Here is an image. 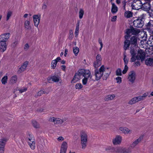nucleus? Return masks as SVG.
<instances>
[{"label": "nucleus", "mask_w": 153, "mask_h": 153, "mask_svg": "<svg viewBox=\"0 0 153 153\" xmlns=\"http://www.w3.org/2000/svg\"><path fill=\"white\" fill-rule=\"evenodd\" d=\"M139 31L136 30L134 28L127 29L126 30L127 35L125 36V38L128 39L131 34H136L139 33Z\"/></svg>", "instance_id": "obj_9"}, {"label": "nucleus", "mask_w": 153, "mask_h": 153, "mask_svg": "<svg viewBox=\"0 0 153 153\" xmlns=\"http://www.w3.org/2000/svg\"><path fill=\"white\" fill-rule=\"evenodd\" d=\"M90 71L89 70L83 69L79 70L75 74L74 78L71 81V83H75L84 77L82 82L83 85H85L86 84L88 79L90 76Z\"/></svg>", "instance_id": "obj_2"}, {"label": "nucleus", "mask_w": 153, "mask_h": 153, "mask_svg": "<svg viewBox=\"0 0 153 153\" xmlns=\"http://www.w3.org/2000/svg\"><path fill=\"white\" fill-rule=\"evenodd\" d=\"M82 88V85L81 84L78 83L76 84L75 85V88L76 89H80Z\"/></svg>", "instance_id": "obj_44"}, {"label": "nucleus", "mask_w": 153, "mask_h": 153, "mask_svg": "<svg viewBox=\"0 0 153 153\" xmlns=\"http://www.w3.org/2000/svg\"><path fill=\"white\" fill-rule=\"evenodd\" d=\"M145 53L141 50L138 51L137 55V59L138 60L141 59V61H143L145 58Z\"/></svg>", "instance_id": "obj_11"}, {"label": "nucleus", "mask_w": 153, "mask_h": 153, "mask_svg": "<svg viewBox=\"0 0 153 153\" xmlns=\"http://www.w3.org/2000/svg\"><path fill=\"white\" fill-rule=\"evenodd\" d=\"M68 52V50L67 49H66L65 52L64 56H66V55H67V53Z\"/></svg>", "instance_id": "obj_61"}, {"label": "nucleus", "mask_w": 153, "mask_h": 153, "mask_svg": "<svg viewBox=\"0 0 153 153\" xmlns=\"http://www.w3.org/2000/svg\"><path fill=\"white\" fill-rule=\"evenodd\" d=\"M45 109L43 107H38L36 108V111L38 112L41 113L44 112Z\"/></svg>", "instance_id": "obj_38"}, {"label": "nucleus", "mask_w": 153, "mask_h": 153, "mask_svg": "<svg viewBox=\"0 0 153 153\" xmlns=\"http://www.w3.org/2000/svg\"><path fill=\"white\" fill-rule=\"evenodd\" d=\"M135 65L136 66H139L140 65V63L139 62H136L135 63Z\"/></svg>", "instance_id": "obj_64"}, {"label": "nucleus", "mask_w": 153, "mask_h": 153, "mask_svg": "<svg viewBox=\"0 0 153 153\" xmlns=\"http://www.w3.org/2000/svg\"><path fill=\"white\" fill-rule=\"evenodd\" d=\"M28 61L25 62L19 69L17 73L20 74L25 71L28 64Z\"/></svg>", "instance_id": "obj_13"}, {"label": "nucleus", "mask_w": 153, "mask_h": 153, "mask_svg": "<svg viewBox=\"0 0 153 153\" xmlns=\"http://www.w3.org/2000/svg\"><path fill=\"white\" fill-rule=\"evenodd\" d=\"M79 23L78 22L76 24V26L75 29V35L76 37H77L79 32Z\"/></svg>", "instance_id": "obj_32"}, {"label": "nucleus", "mask_w": 153, "mask_h": 153, "mask_svg": "<svg viewBox=\"0 0 153 153\" xmlns=\"http://www.w3.org/2000/svg\"><path fill=\"white\" fill-rule=\"evenodd\" d=\"M136 48V47L135 46H134L132 48H131L130 52L131 56L130 59L131 62L135 61L137 59Z\"/></svg>", "instance_id": "obj_8"}, {"label": "nucleus", "mask_w": 153, "mask_h": 153, "mask_svg": "<svg viewBox=\"0 0 153 153\" xmlns=\"http://www.w3.org/2000/svg\"><path fill=\"white\" fill-rule=\"evenodd\" d=\"M12 13L11 11H8L7 13V16L6 17V20L7 21L10 19V17L12 16Z\"/></svg>", "instance_id": "obj_39"}, {"label": "nucleus", "mask_w": 153, "mask_h": 153, "mask_svg": "<svg viewBox=\"0 0 153 153\" xmlns=\"http://www.w3.org/2000/svg\"><path fill=\"white\" fill-rule=\"evenodd\" d=\"M73 52L75 55L76 56L79 52V48L77 47H74L73 48Z\"/></svg>", "instance_id": "obj_34"}, {"label": "nucleus", "mask_w": 153, "mask_h": 153, "mask_svg": "<svg viewBox=\"0 0 153 153\" xmlns=\"http://www.w3.org/2000/svg\"><path fill=\"white\" fill-rule=\"evenodd\" d=\"M33 19L34 23V25L37 27L40 22V17L38 15H35L33 16Z\"/></svg>", "instance_id": "obj_19"}, {"label": "nucleus", "mask_w": 153, "mask_h": 153, "mask_svg": "<svg viewBox=\"0 0 153 153\" xmlns=\"http://www.w3.org/2000/svg\"><path fill=\"white\" fill-rule=\"evenodd\" d=\"M47 7V5L45 4H44L42 7V8L43 9H45Z\"/></svg>", "instance_id": "obj_63"}, {"label": "nucleus", "mask_w": 153, "mask_h": 153, "mask_svg": "<svg viewBox=\"0 0 153 153\" xmlns=\"http://www.w3.org/2000/svg\"><path fill=\"white\" fill-rule=\"evenodd\" d=\"M98 41H99V43L100 44V46H101V47L100 49V51H101V49H102V48L103 45V44L102 43V41L101 40L99 39V40Z\"/></svg>", "instance_id": "obj_55"}, {"label": "nucleus", "mask_w": 153, "mask_h": 153, "mask_svg": "<svg viewBox=\"0 0 153 153\" xmlns=\"http://www.w3.org/2000/svg\"><path fill=\"white\" fill-rule=\"evenodd\" d=\"M4 149L2 147H0V153H4Z\"/></svg>", "instance_id": "obj_58"}, {"label": "nucleus", "mask_w": 153, "mask_h": 153, "mask_svg": "<svg viewBox=\"0 0 153 153\" xmlns=\"http://www.w3.org/2000/svg\"><path fill=\"white\" fill-rule=\"evenodd\" d=\"M128 69V67L127 65H125L124 69L122 71L123 74H125L127 72Z\"/></svg>", "instance_id": "obj_49"}, {"label": "nucleus", "mask_w": 153, "mask_h": 153, "mask_svg": "<svg viewBox=\"0 0 153 153\" xmlns=\"http://www.w3.org/2000/svg\"><path fill=\"white\" fill-rule=\"evenodd\" d=\"M132 13L129 11H126L124 13V16L127 18L132 17Z\"/></svg>", "instance_id": "obj_31"}, {"label": "nucleus", "mask_w": 153, "mask_h": 153, "mask_svg": "<svg viewBox=\"0 0 153 153\" xmlns=\"http://www.w3.org/2000/svg\"><path fill=\"white\" fill-rule=\"evenodd\" d=\"M117 16H114L112 18V19H111V21L112 22H115L116 21L117 18Z\"/></svg>", "instance_id": "obj_56"}, {"label": "nucleus", "mask_w": 153, "mask_h": 153, "mask_svg": "<svg viewBox=\"0 0 153 153\" xmlns=\"http://www.w3.org/2000/svg\"><path fill=\"white\" fill-rule=\"evenodd\" d=\"M88 139L87 133L85 131H81L80 134V139L82 149H84L86 148L87 145Z\"/></svg>", "instance_id": "obj_3"}, {"label": "nucleus", "mask_w": 153, "mask_h": 153, "mask_svg": "<svg viewBox=\"0 0 153 153\" xmlns=\"http://www.w3.org/2000/svg\"><path fill=\"white\" fill-rule=\"evenodd\" d=\"M119 130L124 134H128L131 133L132 131L127 128L121 127L119 128Z\"/></svg>", "instance_id": "obj_18"}, {"label": "nucleus", "mask_w": 153, "mask_h": 153, "mask_svg": "<svg viewBox=\"0 0 153 153\" xmlns=\"http://www.w3.org/2000/svg\"><path fill=\"white\" fill-rule=\"evenodd\" d=\"M7 79L8 77L7 76H4L1 80L2 83L4 85H5L7 83Z\"/></svg>", "instance_id": "obj_35"}, {"label": "nucleus", "mask_w": 153, "mask_h": 153, "mask_svg": "<svg viewBox=\"0 0 153 153\" xmlns=\"http://www.w3.org/2000/svg\"><path fill=\"white\" fill-rule=\"evenodd\" d=\"M30 46L27 43L26 44L24 45V49L25 51H27L29 49Z\"/></svg>", "instance_id": "obj_50"}, {"label": "nucleus", "mask_w": 153, "mask_h": 153, "mask_svg": "<svg viewBox=\"0 0 153 153\" xmlns=\"http://www.w3.org/2000/svg\"><path fill=\"white\" fill-rule=\"evenodd\" d=\"M126 2L125 0L123 1L122 2V3L123 4V7L124 8V9L125 8V6L126 4Z\"/></svg>", "instance_id": "obj_57"}, {"label": "nucleus", "mask_w": 153, "mask_h": 153, "mask_svg": "<svg viewBox=\"0 0 153 153\" xmlns=\"http://www.w3.org/2000/svg\"><path fill=\"white\" fill-rule=\"evenodd\" d=\"M130 42L127 40L125 41L124 42V47L126 48L125 49H126L127 48L129 47L130 45Z\"/></svg>", "instance_id": "obj_42"}, {"label": "nucleus", "mask_w": 153, "mask_h": 153, "mask_svg": "<svg viewBox=\"0 0 153 153\" xmlns=\"http://www.w3.org/2000/svg\"><path fill=\"white\" fill-rule=\"evenodd\" d=\"M147 96V94L146 93H144L142 96H139L137 97H135L132 98L128 102V104L130 105H132L140 101H142Z\"/></svg>", "instance_id": "obj_4"}, {"label": "nucleus", "mask_w": 153, "mask_h": 153, "mask_svg": "<svg viewBox=\"0 0 153 153\" xmlns=\"http://www.w3.org/2000/svg\"><path fill=\"white\" fill-rule=\"evenodd\" d=\"M32 125L35 128H40V124L36 120H33L31 122Z\"/></svg>", "instance_id": "obj_28"}, {"label": "nucleus", "mask_w": 153, "mask_h": 153, "mask_svg": "<svg viewBox=\"0 0 153 153\" xmlns=\"http://www.w3.org/2000/svg\"><path fill=\"white\" fill-rule=\"evenodd\" d=\"M84 11L82 9H80L79 11V17L80 19H81L82 18L84 14Z\"/></svg>", "instance_id": "obj_36"}, {"label": "nucleus", "mask_w": 153, "mask_h": 153, "mask_svg": "<svg viewBox=\"0 0 153 153\" xmlns=\"http://www.w3.org/2000/svg\"><path fill=\"white\" fill-rule=\"evenodd\" d=\"M116 82L118 84H120L122 82L121 78L119 76H118L116 78Z\"/></svg>", "instance_id": "obj_47"}, {"label": "nucleus", "mask_w": 153, "mask_h": 153, "mask_svg": "<svg viewBox=\"0 0 153 153\" xmlns=\"http://www.w3.org/2000/svg\"><path fill=\"white\" fill-rule=\"evenodd\" d=\"M115 95L114 94L109 95L106 96L105 99V101H108L110 100H112L115 97Z\"/></svg>", "instance_id": "obj_29"}, {"label": "nucleus", "mask_w": 153, "mask_h": 153, "mask_svg": "<svg viewBox=\"0 0 153 153\" xmlns=\"http://www.w3.org/2000/svg\"><path fill=\"white\" fill-rule=\"evenodd\" d=\"M96 61H100L101 62V56L100 55H97L96 57Z\"/></svg>", "instance_id": "obj_54"}, {"label": "nucleus", "mask_w": 153, "mask_h": 153, "mask_svg": "<svg viewBox=\"0 0 153 153\" xmlns=\"http://www.w3.org/2000/svg\"><path fill=\"white\" fill-rule=\"evenodd\" d=\"M18 44V41H15L13 42L11 46L13 48H15L16 46Z\"/></svg>", "instance_id": "obj_51"}, {"label": "nucleus", "mask_w": 153, "mask_h": 153, "mask_svg": "<svg viewBox=\"0 0 153 153\" xmlns=\"http://www.w3.org/2000/svg\"><path fill=\"white\" fill-rule=\"evenodd\" d=\"M45 94V92L43 91H40L37 92L34 95V97H38L42 95L43 94Z\"/></svg>", "instance_id": "obj_33"}, {"label": "nucleus", "mask_w": 153, "mask_h": 153, "mask_svg": "<svg viewBox=\"0 0 153 153\" xmlns=\"http://www.w3.org/2000/svg\"><path fill=\"white\" fill-rule=\"evenodd\" d=\"M111 73V71L108 68L105 67L104 65H102L99 69H96L94 75L95 76V78H92L91 76L89 77L91 79L93 80H98L102 77L103 80H106Z\"/></svg>", "instance_id": "obj_1"}, {"label": "nucleus", "mask_w": 153, "mask_h": 153, "mask_svg": "<svg viewBox=\"0 0 153 153\" xmlns=\"http://www.w3.org/2000/svg\"><path fill=\"white\" fill-rule=\"evenodd\" d=\"M118 11V8L114 3H112L111 11L113 13H116Z\"/></svg>", "instance_id": "obj_30"}, {"label": "nucleus", "mask_w": 153, "mask_h": 153, "mask_svg": "<svg viewBox=\"0 0 153 153\" xmlns=\"http://www.w3.org/2000/svg\"><path fill=\"white\" fill-rule=\"evenodd\" d=\"M124 147L117 146L116 148V153H124Z\"/></svg>", "instance_id": "obj_24"}, {"label": "nucleus", "mask_w": 153, "mask_h": 153, "mask_svg": "<svg viewBox=\"0 0 153 153\" xmlns=\"http://www.w3.org/2000/svg\"><path fill=\"white\" fill-rule=\"evenodd\" d=\"M17 91V89H15L13 91V93L15 94V97H16L17 96V95L16 94V91Z\"/></svg>", "instance_id": "obj_62"}, {"label": "nucleus", "mask_w": 153, "mask_h": 153, "mask_svg": "<svg viewBox=\"0 0 153 153\" xmlns=\"http://www.w3.org/2000/svg\"><path fill=\"white\" fill-rule=\"evenodd\" d=\"M27 138L28 144L30 148L33 150L35 148V142L34 137L32 135L29 134Z\"/></svg>", "instance_id": "obj_6"}, {"label": "nucleus", "mask_w": 153, "mask_h": 153, "mask_svg": "<svg viewBox=\"0 0 153 153\" xmlns=\"http://www.w3.org/2000/svg\"><path fill=\"white\" fill-rule=\"evenodd\" d=\"M124 153H131L132 152L131 149L130 147H124Z\"/></svg>", "instance_id": "obj_41"}, {"label": "nucleus", "mask_w": 153, "mask_h": 153, "mask_svg": "<svg viewBox=\"0 0 153 153\" xmlns=\"http://www.w3.org/2000/svg\"><path fill=\"white\" fill-rule=\"evenodd\" d=\"M116 74L117 76L122 75V71L120 68L118 69L116 71Z\"/></svg>", "instance_id": "obj_45"}, {"label": "nucleus", "mask_w": 153, "mask_h": 153, "mask_svg": "<svg viewBox=\"0 0 153 153\" xmlns=\"http://www.w3.org/2000/svg\"><path fill=\"white\" fill-rule=\"evenodd\" d=\"M56 118L54 117H51L49 118L48 121L50 122H53L55 124Z\"/></svg>", "instance_id": "obj_43"}, {"label": "nucleus", "mask_w": 153, "mask_h": 153, "mask_svg": "<svg viewBox=\"0 0 153 153\" xmlns=\"http://www.w3.org/2000/svg\"><path fill=\"white\" fill-rule=\"evenodd\" d=\"M137 36H134L131 37L130 39V42L131 44H133L134 45L131 46V48H132L134 46L136 47V45L137 44Z\"/></svg>", "instance_id": "obj_21"}, {"label": "nucleus", "mask_w": 153, "mask_h": 153, "mask_svg": "<svg viewBox=\"0 0 153 153\" xmlns=\"http://www.w3.org/2000/svg\"><path fill=\"white\" fill-rule=\"evenodd\" d=\"M57 63H56V61L55 60H53L52 61L51 67L53 69H54L57 64Z\"/></svg>", "instance_id": "obj_40"}, {"label": "nucleus", "mask_w": 153, "mask_h": 153, "mask_svg": "<svg viewBox=\"0 0 153 153\" xmlns=\"http://www.w3.org/2000/svg\"><path fill=\"white\" fill-rule=\"evenodd\" d=\"M24 26L26 30H28L31 27L30 22L29 21L26 20L24 23Z\"/></svg>", "instance_id": "obj_26"}, {"label": "nucleus", "mask_w": 153, "mask_h": 153, "mask_svg": "<svg viewBox=\"0 0 153 153\" xmlns=\"http://www.w3.org/2000/svg\"><path fill=\"white\" fill-rule=\"evenodd\" d=\"M10 34L9 33H4L0 36V41L6 42L9 38Z\"/></svg>", "instance_id": "obj_14"}, {"label": "nucleus", "mask_w": 153, "mask_h": 153, "mask_svg": "<svg viewBox=\"0 0 153 153\" xmlns=\"http://www.w3.org/2000/svg\"><path fill=\"white\" fill-rule=\"evenodd\" d=\"M101 64V62L100 61H96L94 62V66L95 68H97Z\"/></svg>", "instance_id": "obj_37"}, {"label": "nucleus", "mask_w": 153, "mask_h": 153, "mask_svg": "<svg viewBox=\"0 0 153 153\" xmlns=\"http://www.w3.org/2000/svg\"><path fill=\"white\" fill-rule=\"evenodd\" d=\"M122 137L120 135H117L112 139V143L114 145H120L122 141Z\"/></svg>", "instance_id": "obj_10"}, {"label": "nucleus", "mask_w": 153, "mask_h": 153, "mask_svg": "<svg viewBox=\"0 0 153 153\" xmlns=\"http://www.w3.org/2000/svg\"><path fill=\"white\" fill-rule=\"evenodd\" d=\"M61 120L62 121V124L63 122L67 120V119L66 118H64L62 119H61Z\"/></svg>", "instance_id": "obj_59"}, {"label": "nucleus", "mask_w": 153, "mask_h": 153, "mask_svg": "<svg viewBox=\"0 0 153 153\" xmlns=\"http://www.w3.org/2000/svg\"><path fill=\"white\" fill-rule=\"evenodd\" d=\"M141 8L146 11L149 10L150 8V6L149 3H146L144 4H142Z\"/></svg>", "instance_id": "obj_23"}, {"label": "nucleus", "mask_w": 153, "mask_h": 153, "mask_svg": "<svg viewBox=\"0 0 153 153\" xmlns=\"http://www.w3.org/2000/svg\"><path fill=\"white\" fill-rule=\"evenodd\" d=\"M136 78V74L134 71L129 72L128 74V79L130 83L133 84Z\"/></svg>", "instance_id": "obj_7"}, {"label": "nucleus", "mask_w": 153, "mask_h": 153, "mask_svg": "<svg viewBox=\"0 0 153 153\" xmlns=\"http://www.w3.org/2000/svg\"><path fill=\"white\" fill-rule=\"evenodd\" d=\"M134 26L137 27H141L143 25V22L140 19L135 20L133 22Z\"/></svg>", "instance_id": "obj_12"}, {"label": "nucleus", "mask_w": 153, "mask_h": 153, "mask_svg": "<svg viewBox=\"0 0 153 153\" xmlns=\"http://www.w3.org/2000/svg\"><path fill=\"white\" fill-rule=\"evenodd\" d=\"M7 140L5 138H2L0 139V147L4 149L5 145Z\"/></svg>", "instance_id": "obj_27"}, {"label": "nucleus", "mask_w": 153, "mask_h": 153, "mask_svg": "<svg viewBox=\"0 0 153 153\" xmlns=\"http://www.w3.org/2000/svg\"><path fill=\"white\" fill-rule=\"evenodd\" d=\"M105 150L107 152L116 153V148L112 146H108L105 148Z\"/></svg>", "instance_id": "obj_22"}, {"label": "nucleus", "mask_w": 153, "mask_h": 153, "mask_svg": "<svg viewBox=\"0 0 153 153\" xmlns=\"http://www.w3.org/2000/svg\"><path fill=\"white\" fill-rule=\"evenodd\" d=\"M51 79L52 80V81L55 82H59V83H61V81L60 77L58 76L55 75L53 76H51V77L49 78L48 79V81L49 82H51Z\"/></svg>", "instance_id": "obj_15"}, {"label": "nucleus", "mask_w": 153, "mask_h": 153, "mask_svg": "<svg viewBox=\"0 0 153 153\" xmlns=\"http://www.w3.org/2000/svg\"><path fill=\"white\" fill-rule=\"evenodd\" d=\"M17 76L16 75H14L11 77L10 79V82L11 83L14 84L17 82Z\"/></svg>", "instance_id": "obj_25"}, {"label": "nucleus", "mask_w": 153, "mask_h": 153, "mask_svg": "<svg viewBox=\"0 0 153 153\" xmlns=\"http://www.w3.org/2000/svg\"><path fill=\"white\" fill-rule=\"evenodd\" d=\"M123 60L125 63V65H127L128 62V60L126 56L125 55L124 56Z\"/></svg>", "instance_id": "obj_52"}, {"label": "nucleus", "mask_w": 153, "mask_h": 153, "mask_svg": "<svg viewBox=\"0 0 153 153\" xmlns=\"http://www.w3.org/2000/svg\"><path fill=\"white\" fill-rule=\"evenodd\" d=\"M142 3L141 0H133L131 4L132 9L138 10L141 8Z\"/></svg>", "instance_id": "obj_5"}, {"label": "nucleus", "mask_w": 153, "mask_h": 153, "mask_svg": "<svg viewBox=\"0 0 153 153\" xmlns=\"http://www.w3.org/2000/svg\"><path fill=\"white\" fill-rule=\"evenodd\" d=\"M57 140L59 142H62L64 140V138L63 137L60 136L57 139Z\"/></svg>", "instance_id": "obj_53"}, {"label": "nucleus", "mask_w": 153, "mask_h": 153, "mask_svg": "<svg viewBox=\"0 0 153 153\" xmlns=\"http://www.w3.org/2000/svg\"><path fill=\"white\" fill-rule=\"evenodd\" d=\"M143 136L141 135L137 140H135L131 145L130 147L134 148L142 140L143 138Z\"/></svg>", "instance_id": "obj_16"}, {"label": "nucleus", "mask_w": 153, "mask_h": 153, "mask_svg": "<svg viewBox=\"0 0 153 153\" xmlns=\"http://www.w3.org/2000/svg\"><path fill=\"white\" fill-rule=\"evenodd\" d=\"M68 148V144L66 142H63L62 143L60 153H66Z\"/></svg>", "instance_id": "obj_17"}, {"label": "nucleus", "mask_w": 153, "mask_h": 153, "mask_svg": "<svg viewBox=\"0 0 153 153\" xmlns=\"http://www.w3.org/2000/svg\"><path fill=\"white\" fill-rule=\"evenodd\" d=\"M61 119L59 118H56L55 124H62Z\"/></svg>", "instance_id": "obj_46"}, {"label": "nucleus", "mask_w": 153, "mask_h": 153, "mask_svg": "<svg viewBox=\"0 0 153 153\" xmlns=\"http://www.w3.org/2000/svg\"><path fill=\"white\" fill-rule=\"evenodd\" d=\"M66 68V66L65 65H62L61 66V69L63 71H65Z\"/></svg>", "instance_id": "obj_60"}, {"label": "nucleus", "mask_w": 153, "mask_h": 153, "mask_svg": "<svg viewBox=\"0 0 153 153\" xmlns=\"http://www.w3.org/2000/svg\"><path fill=\"white\" fill-rule=\"evenodd\" d=\"M7 46L6 42H0V49L1 52H3L6 50Z\"/></svg>", "instance_id": "obj_20"}, {"label": "nucleus", "mask_w": 153, "mask_h": 153, "mask_svg": "<svg viewBox=\"0 0 153 153\" xmlns=\"http://www.w3.org/2000/svg\"><path fill=\"white\" fill-rule=\"evenodd\" d=\"M27 88H24L21 89H19L18 90L19 91V92L22 93L23 92L26 91H27Z\"/></svg>", "instance_id": "obj_48"}]
</instances>
